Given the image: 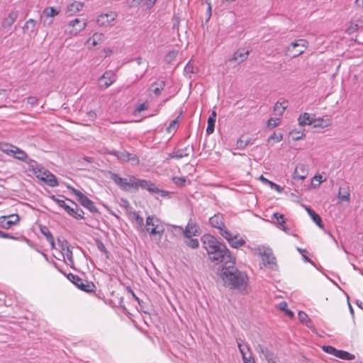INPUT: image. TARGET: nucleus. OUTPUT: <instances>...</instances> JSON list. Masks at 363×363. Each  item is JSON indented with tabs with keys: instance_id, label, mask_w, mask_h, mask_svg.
I'll list each match as a JSON object with an SVG mask.
<instances>
[{
	"instance_id": "de8ad7c7",
	"label": "nucleus",
	"mask_w": 363,
	"mask_h": 363,
	"mask_svg": "<svg viewBox=\"0 0 363 363\" xmlns=\"http://www.w3.org/2000/svg\"><path fill=\"white\" fill-rule=\"evenodd\" d=\"M178 51L177 50H172L169 52L165 56V62L167 63H171L177 56Z\"/></svg>"
},
{
	"instance_id": "c756f323",
	"label": "nucleus",
	"mask_w": 363,
	"mask_h": 363,
	"mask_svg": "<svg viewBox=\"0 0 363 363\" xmlns=\"http://www.w3.org/2000/svg\"><path fill=\"white\" fill-rule=\"evenodd\" d=\"M197 233V226L194 223H189L184 231L185 237L188 238H191V237L196 235Z\"/></svg>"
},
{
	"instance_id": "9d476101",
	"label": "nucleus",
	"mask_w": 363,
	"mask_h": 363,
	"mask_svg": "<svg viewBox=\"0 0 363 363\" xmlns=\"http://www.w3.org/2000/svg\"><path fill=\"white\" fill-rule=\"evenodd\" d=\"M86 26L87 22L86 20L75 18L67 23L65 26V32L70 36H75L79 32L84 30Z\"/></svg>"
},
{
	"instance_id": "4be33fe9",
	"label": "nucleus",
	"mask_w": 363,
	"mask_h": 363,
	"mask_svg": "<svg viewBox=\"0 0 363 363\" xmlns=\"http://www.w3.org/2000/svg\"><path fill=\"white\" fill-rule=\"evenodd\" d=\"M249 54L250 50H245L243 48L239 49L233 54V56L230 59V61L238 62V63L242 62L247 59Z\"/></svg>"
},
{
	"instance_id": "603ef678",
	"label": "nucleus",
	"mask_w": 363,
	"mask_h": 363,
	"mask_svg": "<svg viewBox=\"0 0 363 363\" xmlns=\"http://www.w3.org/2000/svg\"><path fill=\"white\" fill-rule=\"evenodd\" d=\"M249 143V140H244L242 138H239L236 142V146L238 149H245Z\"/></svg>"
},
{
	"instance_id": "3c124183",
	"label": "nucleus",
	"mask_w": 363,
	"mask_h": 363,
	"mask_svg": "<svg viewBox=\"0 0 363 363\" xmlns=\"http://www.w3.org/2000/svg\"><path fill=\"white\" fill-rule=\"evenodd\" d=\"M323 350L324 352L333 354L336 357V354L337 353V350L335 347L330 345H325L323 347Z\"/></svg>"
},
{
	"instance_id": "473e14b6",
	"label": "nucleus",
	"mask_w": 363,
	"mask_h": 363,
	"mask_svg": "<svg viewBox=\"0 0 363 363\" xmlns=\"http://www.w3.org/2000/svg\"><path fill=\"white\" fill-rule=\"evenodd\" d=\"M189 155V153L188 152V148L186 147L184 149H179L174 151L172 153L168 155L167 160L171 158H176L179 160L184 157H188Z\"/></svg>"
},
{
	"instance_id": "aec40b11",
	"label": "nucleus",
	"mask_w": 363,
	"mask_h": 363,
	"mask_svg": "<svg viewBox=\"0 0 363 363\" xmlns=\"http://www.w3.org/2000/svg\"><path fill=\"white\" fill-rule=\"evenodd\" d=\"M141 187L142 189H147L148 191L152 193H161V195L162 196H165V192L162 191H160L158 188L150 182H148L147 180H140V179H136V187L138 188Z\"/></svg>"
},
{
	"instance_id": "f704fd0d",
	"label": "nucleus",
	"mask_w": 363,
	"mask_h": 363,
	"mask_svg": "<svg viewBox=\"0 0 363 363\" xmlns=\"http://www.w3.org/2000/svg\"><path fill=\"white\" fill-rule=\"evenodd\" d=\"M40 232L46 238L48 242L50 245L51 248L54 249L55 247L54 238H53L52 233H50V231L48 230V228L45 226L41 227Z\"/></svg>"
},
{
	"instance_id": "a878e982",
	"label": "nucleus",
	"mask_w": 363,
	"mask_h": 363,
	"mask_svg": "<svg viewBox=\"0 0 363 363\" xmlns=\"http://www.w3.org/2000/svg\"><path fill=\"white\" fill-rule=\"evenodd\" d=\"M216 116V111L213 110L208 118V125L206 128V133L208 135H211L214 132Z\"/></svg>"
},
{
	"instance_id": "ea45409f",
	"label": "nucleus",
	"mask_w": 363,
	"mask_h": 363,
	"mask_svg": "<svg viewBox=\"0 0 363 363\" xmlns=\"http://www.w3.org/2000/svg\"><path fill=\"white\" fill-rule=\"evenodd\" d=\"M336 357H339L342 359H346V360H353L354 359V354L349 353L346 351H343V350H337Z\"/></svg>"
},
{
	"instance_id": "f257e3e1",
	"label": "nucleus",
	"mask_w": 363,
	"mask_h": 363,
	"mask_svg": "<svg viewBox=\"0 0 363 363\" xmlns=\"http://www.w3.org/2000/svg\"><path fill=\"white\" fill-rule=\"evenodd\" d=\"M202 242L210 260L216 264L223 263L225 267L230 264H235V258L232 257L226 246L218 242L213 235H204L202 237Z\"/></svg>"
},
{
	"instance_id": "9b49d317",
	"label": "nucleus",
	"mask_w": 363,
	"mask_h": 363,
	"mask_svg": "<svg viewBox=\"0 0 363 363\" xmlns=\"http://www.w3.org/2000/svg\"><path fill=\"white\" fill-rule=\"evenodd\" d=\"M118 14L115 11H108L98 16L96 23L100 27L113 26Z\"/></svg>"
},
{
	"instance_id": "a19ab883",
	"label": "nucleus",
	"mask_w": 363,
	"mask_h": 363,
	"mask_svg": "<svg viewBox=\"0 0 363 363\" xmlns=\"http://www.w3.org/2000/svg\"><path fill=\"white\" fill-rule=\"evenodd\" d=\"M272 218L277 220V226L279 229H281L283 225H285L286 221L283 214L279 213H274L272 215Z\"/></svg>"
},
{
	"instance_id": "f3484780",
	"label": "nucleus",
	"mask_w": 363,
	"mask_h": 363,
	"mask_svg": "<svg viewBox=\"0 0 363 363\" xmlns=\"http://www.w3.org/2000/svg\"><path fill=\"white\" fill-rule=\"evenodd\" d=\"M308 175V169L306 164H298L296 165L294 174L292 175V179L294 181H303Z\"/></svg>"
},
{
	"instance_id": "39448f33",
	"label": "nucleus",
	"mask_w": 363,
	"mask_h": 363,
	"mask_svg": "<svg viewBox=\"0 0 363 363\" xmlns=\"http://www.w3.org/2000/svg\"><path fill=\"white\" fill-rule=\"evenodd\" d=\"M52 199L70 216L77 220L84 218V211L72 200L66 199L65 201L56 198L55 196L52 197Z\"/></svg>"
},
{
	"instance_id": "4d7b16f0",
	"label": "nucleus",
	"mask_w": 363,
	"mask_h": 363,
	"mask_svg": "<svg viewBox=\"0 0 363 363\" xmlns=\"http://www.w3.org/2000/svg\"><path fill=\"white\" fill-rule=\"evenodd\" d=\"M173 181L177 186H184L186 183V179L183 177H174Z\"/></svg>"
},
{
	"instance_id": "6ab92c4d",
	"label": "nucleus",
	"mask_w": 363,
	"mask_h": 363,
	"mask_svg": "<svg viewBox=\"0 0 363 363\" xmlns=\"http://www.w3.org/2000/svg\"><path fill=\"white\" fill-rule=\"evenodd\" d=\"M255 350L260 354L262 355L268 363H276L274 354L271 352L269 348L262 344L254 345Z\"/></svg>"
},
{
	"instance_id": "58836bf2",
	"label": "nucleus",
	"mask_w": 363,
	"mask_h": 363,
	"mask_svg": "<svg viewBox=\"0 0 363 363\" xmlns=\"http://www.w3.org/2000/svg\"><path fill=\"white\" fill-rule=\"evenodd\" d=\"M359 22H360V20H357L355 21L350 22V26L347 28L346 32L349 35H351V34L354 33V32H356L359 28L362 27V26H360L359 24Z\"/></svg>"
},
{
	"instance_id": "a18cd8bd",
	"label": "nucleus",
	"mask_w": 363,
	"mask_h": 363,
	"mask_svg": "<svg viewBox=\"0 0 363 363\" xmlns=\"http://www.w3.org/2000/svg\"><path fill=\"white\" fill-rule=\"evenodd\" d=\"M324 181H325V179H323L321 174H315L312 179L311 184L314 187H316L320 185Z\"/></svg>"
},
{
	"instance_id": "c9c22d12",
	"label": "nucleus",
	"mask_w": 363,
	"mask_h": 363,
	"mask_svg": "<svg viewBox=\"0 0 363 363\" xmlns=\"http://www.w3.org/2000/svg\"><path fill=\"white\" fill-rule=\"evenodd\" d=\"M60 13V10L54 8V7H46L43 11V16L41 17V19L43 20V17L45 16L46 18H53L56 16H57Z\"/></svg>"
},
{
	"instance_id": "774afa93",
	"label": "nucleus",
	"mask_w": 363,
	"mask_h": 363,
	"mask_svg": "<svg viewBox=\"0 0 363 363\" xmlns=\"http://www.w3.org/2000/svg\"><path fill=\"white\" fill-rule=\"evenodd\" d=\"M354 6L359 9H363V0H355Z\"/></svg>"
},
{
	"instance_id": "2eb2a0df",
	"label": "nucleus",
	"mask_w": 363,
	"mask_h": 363,
	"mask_svg": "<svg viewBox=\"0 0 363 363\" xmlns=\"http://www.w3.org/2000/svg\"><path fill=\"white\" fill-rule=\"evenodd\" d=\"M222 236L226 239L230 245L234 248H238L245 243L243 239L239 238L238 235H233L229 230L222 233Z\"/></svg>"
},
{
	"instance_id": "a211bd4d",
	"label": "nucleus",
	"mask_w": 363,
	"mask_h": 363,
	"mask_svg": "<svg viewBox=\"0 0 363 363\" xmlns=\"http://www.w3.org/2000/svg\"><path fill=\"white\" fill-rule=\"evenodd\" d=\"M209 223L212 227L218 228L219 230L220 234L221 235L222 233L225 231H228V230L226 228L224 224L223 217L220 213L215 214L213 216L209 218Z\"/></svg>"
},
{
	"instance_id": "412c9836",
	"label": "nucleus",
	"mask_w": 363,
	"mask_h": 363,
	"mask_svg": "<svg viewBox=\"0 0 363 363\" xmlns=\"http://www.w3.org/2000/svg\"><path fill=\"white\" fill-rule=\"evenodd\" d=\"M19 220V217L16 214H12L9 216H2L0 218V224L3 228L9 229L13 225H16Z\"/></svg>"
},
{
	"instance_id": "dca6fc26",
	"label": "nucleus",
	"mask_w": 363,
	"mask_h": 363,
	"mask_svg": "<svg viewBox=\"0 0 363 363\" xmlns=\"http://www.w3.org/2000/svg\"><path fill=\"white\" fill-rule=\"evenodd\" d=\"M264 265L269 269H274L277 267L276 258L271 250L267 249L260 253Z\"/></svg>"
},
{
	"instance_id": "5701e85b",
	"label": "nucleus",
	"mask_w": 363,
	"mask_h": 363,
	"mask_svg": "<svg viewBox=\"0 0 363 363\" xmlns=\"http://www.w3.org/2000/svg\"><path fill=\"white\" fill-rule=\"evenodd\" d=\"M332 124V120L327 117V118H315L313 116V123L311 125H313L314 128H325L327 127H329Z\"/></svg>"
},
{
	"instance_id": "e2e57ef3",
	"label": "nucleus",
	"mask_w": 363,
	"mask_h": 363,
	"mask_svg": "<svg viewBox=\"0 0 363 363\" xmlns=\"http://www.w3.org/2000/svg\"><path fill=\"white\" fill-rule=\"evenodd\" d=\"M281 230H282L283 231H284L286 233L289 234V235H291L294 237H296L297 235L294 233L292 230L287 225H283V227L281 228Z\"/></svg>"
},
{
	"instance_id": "423d86ee",
	"label": "nucleus",
	"mask_w": 363,
	"mask_h": 363,
	"mask_svg": "<svg viewBox=\"0 0 363 363\" xmlns=\"http://www.w3.org/2000/svg\"><path fill=\"white\" fill-rule=\"evenodd\" d=\"M0 150L7 155L26 162L28 164L29 167L32 164H34L35 160L30 159L25 151L17 146L7 143L1 144Z\"/></svg>"
},
{
	"instance_id": "e433bc0d",
	"label": "nucleus",
	"mask_w": 363,
	"mask_h": 363,
	"mask_svg": "<svg viewBox=\"0 0 363 363\" xmlns=\"http://www.w3.org/2000/svg\"><path fill=\"white\" fill-rule=\"evenodd\" d=\"M289 135L291 137V139L294 141H297L303 139L306 136L305 130H292L289 133Z\"/></svg>"
},
{
	"instance_id": "79ce46f5",
	"label": "nucleus",
	"mask_w": 363,
	"mask_h": 363,
	"mask_svg": "<svg viewBox=\"0 0 363 363\" xmlns=\"http://www.w3.org/2000/svg\"><path fill=\"white\" fill-rule=\"evenodd\" d=\"M179 117L178 116L170 123L169 126L167 128V131L169 133H174L179 127Z\"/></svg>"
},
{
	"instance_id": "69168bd1",
	"label": "nucleus",
	"mask_w": 363,
	"mask_h": 363,
	"mask_svg": "<svg viewBox=\"0 0 363 363\" xmlns=\"http://www.w3.org/2000/svg\"><path fill=\"white\" fill-rule=\"evenodd\" d=\"M184 71L186 73H194V70L193 67L190 65V62H189L184 67Z\"/></svg>"
},
{
	"instance_id": "13d9d810",
	"label": "nucleus",
	"mask_w": 363,
	"mask_h": 363,
	"mask_svg": "<svg viewBox=\"0 0 363 363\" xmlns=\"http://www.w3.org/2000/svg\"><path fill=\"white\" fill-rule=\"evenodd\" d=\"M142 0H127L126 5L128 8L135 7L140 4Z\"/></svg>"
},
{
	"instance_id": "6e6d98bb",
	"label": "nucleus",
	"mask_w": 363,
	"mask_h": 363,
	"mask_svg": "<svg viewBox=\"0 0 363 363\" xmlns=\"http://www.w3.org/2000/svg\"><path fill=\"white\" fill-rule=\"evenodd\" d=\"M58 245L60 247V250L62 251V252H63L64 251L66 250V249H68L69 248V246H68V242L67 240H58Z\"/></svg>"
},
{
	"instance_id": "20e7f679",
	"label": "nucleus",
	"mask_w": 363,
	"mask_h": 363,
	"mask_svg": "<svg viewBox=\"0 0 363 363\" xmlns=\"http://www.w3.org/2000/svg\"><path fill=\"white\" fill-rule=\"evenodd\" d=\"M29 169L38 179L45 182L49 186L55 187L58 186L59 184L56 177L47 169L39 165L35 161L33 164H31Z\"/></svg>"
},
{
	"instance_id": "052dcab7",
	"label": "nucleus",
	"mask_w": 363,
	"mask_h": 363,
	"mask_svg": "<svg viewBox=\"0 0 363 363\" xmlns=\"http://www.w3.org/2000/svg\"><path fill=\"white\" fill-rule=\"evenodd\" d=\"M299 320L303 323H307L308 315L306 313L300 311L298 314ZM306 325L308 326V323Z\"/></svg>"
},
{
	"instance_id": "338daca9",
	"label": "nucleus",
	"mask_w": 363,
	"mask_h": 363,
	"mask_svg": "<svg viewBox=\"0 0 363 363\" xmlns=\"http://www.w3.org/2000/svg\"><path fill=\"white\" fill-rule=\"evenodd\" d=\"M28 103L31 105H35L37 104L38 99L35 96H29L27 99Z\"/></svg>"
},
{
	"instance_id": "864d4df0",
	"label": "nucleus",
	"mask_w": 363,
	"mask_h": 363,
	"mask_svg": "<svg viewBox=\"0 0 363 363\" xmlns=\"http://www.w3.org/2000/svg\"><path fill=\"white\" fill-rule=\"evenodd\" d=\"M62 254L65 259H67L71 264H73L74 262L72 252L69 250V248L66 249V250L64 251Z\"/></svg>"
},
{
	"instance_id": "5fc2aeb1",
	"label": "nucleus",
	"mask_w": 363,
	"mask_h": 363,
	"mask_svg": "<svg viewBox=\"0 0 363 363\" xmlns=\"http://www.w3.org/2000/svg\"><path fill=\"white\" fill-rule=\"evenodd\" d=\"M148 108V104L147 101L138 104L135 106V111L140 113L143 111L147 110Z\"/></svg>"
},
{
	"instance_id": "680f3d73",
	"label": "nucleus",
	"mask_w": 363,
	"mask_h": 363,
	"mask_svg": "<svg viewBox=\"0 0 363 363\" xmlns=\"http://www.w3.org/2000/svg\"><path fill=\"white\" fill-rule=\"evenodd\" d=\"M269 186L272 189H274L276 191H277L279 193H281L282 191V188L279 185H278L272 182H270V183L269 184Z\"/></svg>"
},
{
	"instance_id": "bb28decb",
	"label": "nucleus",
	"mask_w": 363,
	"mask_h": 363,
	"mask_svg": "<svg viewBox=\"0 0 363 363\" xmlns=\"http://www.w3.org/2000/svg\"><path fill=\"white\" fill-rule=\"evenodd\" d=\"M238 347L239 348L240 352L242 354V359L245 357H248L250 354H252L251 350L247 344H246L242 340H237Z\"/></svg>"
},
{
	"instance_id": "37998d69",
	"label": "nucleus",
	"mask_w": 363,
	"mask_h": 363,
	"mask_svg": "<svg viewBox=\"0 0 363 363\" xmlns=\"http://www.w3.org/2000/svg\"><path fill=\"white\" fill-rule=\"evenodd\" d=\"M165 86L164 81H160L152 86V91L156 95H159Z\"/></svg>"
},
{
	"instance_id": "8fccbe9b",
	"label": "nucleus",
	"mask_w": 363,
	"mask_h": 363,
	"mask_svg": "<svg viewBox=\"0 0 363 363\" xmlns=\"http://www.w3.org/2000/svg\"><path fill=\"white\" fill-rule=\"evenodd\" d=\"M186 244L192 249H196L199 246V242L198 239H189L186 241Z\"/></svg>"
},
{
	"instance_id": "c03bdc74",
	"label": "nucleus",
	"mask_w": 363,
	"mask_h": 363,
	"mask_svg": "<svg viewBox=\"0 0 363 363\" xmlns=\"http://www.w3.org/2000/svg\"><path fill=\"white\" fill-rule=\"evenodd\" d=\"M286 108V105H285V102L279 103L277 102L274 106V111L277 114L281 116L284 112Z\"/></svg>"
},
{
	"instance_id": "2f4dec72",
	"label": "nucleus",
	"mask_w": 363,
	"mask_h": 363,
	"mask_svg": "<svg viewBox=\"0 0 363 363\" xmlns=\"http://www.w3.org/2000/svg\"><path fill=\"white\" fill-rule=\"evenodd\" d=\"M313 116H311L308 113H301L298 118V125L301 126L311 125L313 123Z\"/></svg>"
},
{
	"instance_id": "1a4fd4ad",
	"label": "nucleus",
	"mask_w": 363,
	"mask_h": 363,
	"mask_svg": "<svg viewBox=\"0 0 363 363\" xmlns=\"http://www.w3.org/2000/svg\"><path fill=\"white\" fill-rule=\"evenodd\" d=\"M67 189L76 196L78 201L80 204L88 209L91 213L98 212L96 207L95 206L94 202L90 200L86 196L82 194L80 191L74 189L73 186L67 185Z\"/></svg>"
},
{
	"instance_id": "ddd939ff",
	"label": "nucleus",
	"mask_w": 363,
	"mask_h": 363,
	"mask_svg": "<svg viewBox=\"0 0 363 363\" xmlns=\"http://www.w3.org/2000/svg\"><path fill=\"white\" fill-rule=\"evenodd\" d=\"M116 79V75L111 70L106 71L98 80L99 86L106 89L110 86Z\"/></svg>"
},
{
	"instance_id": "0e129e2a",
	"label": "nucleus",
	"mask_w": 363,
	"mask_h": 363,
	"mask_svg": "<svg viewBox=\"0 0 363 363\" xmlns=\"http://www.w3.org/2000/svg\"><path fill=\"white\" fill-rule=\"evenodd\" d=\"M242 360H243L244 363H255L254 359H253V358H252V354H250L248 355V357H244V359Z\"/></svg>"
},
{
	"instance_id": "72a5a7b5",
	"label": "nucleus",
	"mask_w": 363,
	"mask_h": 363,
	"mask_svg": "<svg viewBox=\"0 0 363 363\" xmlns=\"http://www.w3.org/2000/svg\"><path fill=\"white\" fill-rule=\"evenodd\" d=\"M306 210L313 222L320 228H323V225L322 224V220L320 216L308 207H306Z\"/></svg>"
},
{
	"instance_id": "cd10ccee",
	"label": "nucleus",
	"mask_w": 363,
	"mask_h": 363,
	"mask_svg": "<svg viewBox=\"0 0 363 363\" xmlns=\"http://www.w3.org/2000/svg\"><path fill=\"white\" fill-rule=\"evenodd\" d=\"M35 26L36 21L32 18H30L26 22L23 28V32L28 34L29 36H31L35 32Z\"/></svg>"
},
{
	"instance_id": "4468645a",
	"label": "nucleus",
	"mask_w": 363,
	"mask_h": 363,
	"mask_svg": "<svg viewBox=\"0 0 363 363\" xmlns=\"http://www.w3.org/2000/svg\"><path fill=\"white\" fill-rule=\"evenodd\" d=\"M110 154L116 156L118 160L121 162H129L133 165H137L139 163V160L135 155L128 152L127 151H111Z\"/></svg>"
},
{
	"instance_id": "7ed1b4c3",
	"label": "nucleus",
	"mask_w": 363,
	"mask_h": 363,
	"mask_svg": "<svg viewBox=\"0 0 363 363\" xmlns=\"http://www.w3.org/2000/svg\"><path fill=\"white\" fill-rule=\"evenodd\" d=\"M142 232L148 233L152 239L160 241L164 232V227L160 219L155 216H148Z\"/></svg>"
},
{
	"instance_id": "6e6552de",
	"label": "nucleus",
	"mask_w": 363,
	"mask_h": 363,
	"mask_svg": "<svg viewBox=\"0 0 363 363\" xmlns=\"http://www.w3.org/2000/svg\"><path fill=\"white\" fill-rule=\"evenodd\" d=\"M111 179L124 191H128L136 187L137 179L133 176H128L126 178H122L118 174L112 173L111 174Z\"/></svg>"
},
{
	"instance_id": "49530a36",
	"label": "nucleus",
	"mask_w": 363,
	"mask_h": 363,
	"mask_svg": "<svg viewBox=\"0 0 363 363\" xmlns=\"http://www.w3.org/2000/svg\"><path fill=\"white\" fill-rule=\"evenodd\" d=\"M287 303L286 301H281L278 305V308L281 311H286V314L289 317H292L294 315V313L292 311L287 310Z\"/></svg>"
},
{
	"instance_id": "4c0bfd02",
	"label": "nucleus",
	"mask_w": 363,
	"mask_h": 363,
	"mask_svg": "<svg viewBox=\"0 0 363 363\" xmlns=\"http://www.w3.org/2000/svg\"><path fill=\"white\" fill-rule=\"evenodd\" d=\"M132 216L135 223L137 230L142 232L144 228L143 218L141 216H140L138 213L135 212H134Z\"/></svg>"
},
{
	"instance_id": "bf43d9fd",
	"label": "nucleus",
	"mask_w": 363,
	"mask_h": 363,
	"mask_svg": "<svg viewBox=\"0 0 363 363\" xmlns=\"http://www.w3.org/2000/svg\"><path fill=\"white\" fill-rule=\"evenodd\" d=\"M283 139V135L281 133L277 134L273 133L269 138V140H274L276 142H280Z\"/></svg>"
},
{
	"instance_id": "7c9ffc66",
	"label": "nucleus",
	"mask_w": 363,
	"mask_h": 363,
	"mask_svg": "<svg viewBox=\"0 0 363 363\" xmlns=\"http://www.w3.org/2000/svg\"><path fill=\"white\" fill-rule=\"evenodd\" d=\"M104 35L103 33H95L92 37L89 38L87 40V43L91 45L92 47H94L104 41Z\"/></svg>"
},
{
	"instance_id": "f8f14e48",
	"label": "nucleus",
	"mask_w": 363,
	"mask_h": 363,
	"mask_svg": "<svg viewBox=\"0 0 363 363\" xmlns=\"http://www.w3.org/2000/svg\"><path fill=\"white\" fill-rule=\"evenodd\" d=\"M68 278L72 283L84 291L91 292L93 291L95 288V286L92 283L83 280L77 275L69 274Z\"/></svg>"
},
{
	"instance_id": "f03ea898",
	"label": "nucleus",
	"mask_w": 363,
	"mask_h": 363,
	"mask_svg": "<svg viewBox=\"0 0 363 363\" xmlns=\"http://www.w3.org/2000/svg\"><path fill=\"white\" fill-rule=\"evenodd\" d=\"M235 264H230L223 267L219 275L225 286L232 289H241L247 283V276L234 267Z\"/></svg>"
},
{
	"instance_id": "393cba45",
	"label": "nucleus",
	"mask_w": 363,
	"mask_h": 363,
	"mask_svg": "<svg viewBox=\"0 0 363 363\" xmlns=\"http://www.w3.org/2000/svg\"><path fill=\"white\" fill-rule=\"evenodd\" d=\"M84 7V3L74 1L67 6L66 13L68 16H72L80 11Z\"/></svg>"
},
{
	"instance_id": "c85d7f7f",
	"label": "nucleus",
	"mask_w": 363,
	"mask_h": 363,
	"mask_svg": "<svg viewBox=\"0 0 363 363\" xmlns=\"http://www.w3.org/2000/svg\"><path fill=\"white\" fill-rule=\"evenodd\" d=\"M338 199L342 202H350V192L349 186L340 187L338 192Z\"/></svg>"
},
{
	"instance_id": "b1692460",
	"label": "nucleus",
	"mask_w": 363,
	"mask_h": 363,
	"mask_svg": "<svg viewBox=\"0 0 363 363\" xmlns=\"http://www.w3.org/2000/svg\"><path fill=\"white\" fill-rule=\"evenodd\" d=\"M18 16V13L17 11H11L8 16L4 18V20L1 23L2 28H9L11 27L13 23L16 21Z\"/></svg>"
},
{
	"instance_id": "09e8293b",
	"label": "nucleus",
	"mask_w": 363,
	"mask_h": 363,
	"mask_svg": "<svg viewBox=\"0 0 363 363\" xmlns=\"http://www.w3.org/2000/svg\"><path fill=\"white\" fill-rule=\"evenodd\" d=\"M281 123L280 118H271L267 121V126L269 128H274L279 125Z\"/></svg>"
},
{
	"instance_id": "0eeeda50",
	"label": "nucleus",
	"mask_w": 363,
	"mask_h": 363,
	"mask_svg": "<svg viewBox=\"0 0 363 363\" xmlns=\"http://www.w3.org/2000/svg\"><path fill=\"white\" fill-rule=\"evenodd\" d=\"M308 42L306 39H298L292 42L290 45L286 48V55H291L292 57H296L302 55L305 49L308 47Z\"/></svg>"
}]
</instances>
